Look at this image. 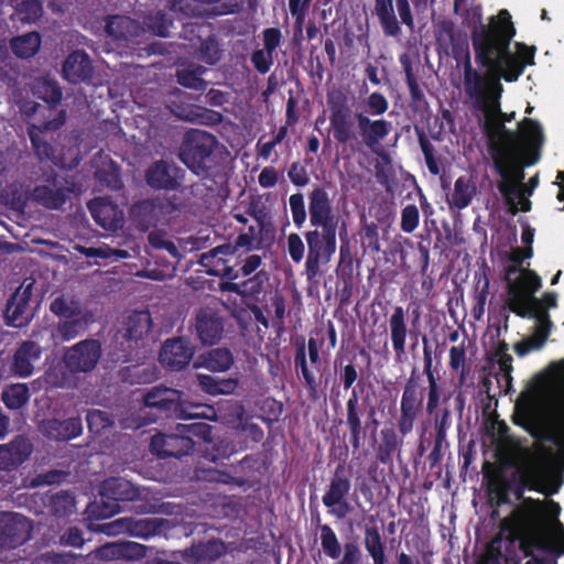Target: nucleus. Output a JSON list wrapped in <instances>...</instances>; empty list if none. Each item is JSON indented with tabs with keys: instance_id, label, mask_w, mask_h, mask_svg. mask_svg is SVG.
Instances as JSON below:
<instances>
[{
	"instance_id": "36",
	"label": "nucleus",
	"mask_w": 564,
	"mask_h": 564,
	"mask_svg": "<svg viewBox=\"0 0 564 564\" xmlns=\"http://www.w3.org/2000/svg\"><path fill=\"white\" fill-rule=\"evenodd\" d=\"M199 10V15L214 19L230 15L240 11V3L237 0H191Z\"/></svg>"
},
{
	"instance_id": "30",
	"label": "nucleus",
	"mask_w": 564,
	"mask_h": 564,
	"mask_svg": "<svg viewBox=\"0 0 564 564\" xmlns=\"http://www.w3.org/2000/svg\"><path fill=\"white\" fill-rule=\"evenodd\" d=\"M152 327L151 315L148 311L132 312L124 319L121 329L118 332L117 339L122 338L128 347L132 348V343L137 344Z\"/></svg>"
},
{
	"instance_id": "17",
	"label": "nucleus",
	"mask_w": 564,
	"mask_h": 564,
	"mask_svg": "<svg viewBox=\"0 0 564 564\" xmlns=\"http://www.w3.org/2000/svg\"><path fill=\"white\" fill-rule=\"evenodd\" d=\"M235 248L230 245H221L208 252L200 254L199 263L205 268L206 273L214 276L227 279V281L240 278L239 271L229 264L227 257H234Z\"/></svg>"
},
{
	"instance_id": "23",
	"label": "nucleus",
	"mask_w": 564,
	"mask_h": 564,
	"mask_svg": "<svg viewBox=\"0 0 564 564\" xmlns=\"http://www.w3.org/2000/svg\"><path fill=\"white\" fill-rule=\"evenodd\" d=\"M62 74L64 79L73 85L89 82L94 76L90 56L83 50L73 51L63 63Z\"/></svg>"
},
{
	"instance_id": "18",
	"label": "nucleus",
	"mask_w": 564,
	"mask_h": 564,
	"mask_svg": "<svg viewBox=\"0 0 564 564\" xmlns=\"http://www.w3.org/2000/svg\"><path fill=\"white\" fill-rule=\"evenodd\" d=\"M32 296V283L20 286L10 296L4 311L6 324L11 327L22 328L32 321L29 303Z\"/></svg>"
},
{
	"instance_id": "13",
	"label": "nucleus",
	"mask_w": 564,
	"mask_h": 564,
	"mask_svg": "<svg viewBox=\"0 0 564 564\" xmlns=\"http://www.w3.org/2000/svg\"><path fill=\"white\" fill-rule=\"evenodd\" d=\"M195 346L189 338L177 336L167 338L159 352V361L169 371H181L192 361Z\"/></svg>"
},
{
	"instance_id": "33",
	"label": "nucleus",
	"mask_w": 564,
	"mask_h": 564,
	"mask_svg": "<svg viewBox=\"0 0 564 564\" xmlns=\"http://www.w3.org/2000/svg\"><path fill=\"white\" fill-rule=\"evenodd\" d=\"M390 336L392 347L398 359L405 355V340L408 327L405 323V312L402 306H395L389 319Z\"/></svg>"
},
{
	"instance_id": "48",
	"label": "nucleus",
	"mask_w": 564,
	"mask_h": 564,
	"mask_svg": "<svg viewBox=\"0 0 564 564\" xmlns=\"http://www.w3.org/2000/svg\"><path fill=\"white\" fill-rule=\"evenodd\" d=\"M88 322L89 318L87 314L72 319H59L56 332L63 340L68 341L84 334L87 329Z\"/></svg>"
},
{
	"instance_id": "27",
	"label": "nucleus",
	"mask_w": 564,
	"mask_h": 564,
	"mask_svg": "<svg viewBox=\"0 0 564 564\" xmlns=\"http://www.w3.org/2000/svg\"><path fill=\"white\" fill-rule=\"evenodd\" d=\"M42 432L48 440L66 443L82 435L83 422L79 416L65 420L53 417L43 422Z\"/></svg>"
},
{
	"instance_id": "39",
	"label": "nucleus",
	"mask_w": 564,
	"mask_h": 564,
	"mask_svg": "<svg viewBox=\"0 0 564 564\" xmlns=\"http://www.w3.org/2000/svg\"><path fill=\"white\" fill-rule=\"evenodd\" d=\"M207 72V68L198 64H188L185 67L177 68L176 80L177 83L189 89L197 91H205L208 83L202 78Z\"/></svg>"
},
{
	"instance_id": "6",
	"label": "nucleus",
	"mask_w": 564,
	"mask_h": 564,
	"mask_svg": "<svg viewBox=\"0 0 564 564\" xmlns=\"http://www.w3.org/2000/svg\"><path fill=\"white\" fill-rule=\"evenodd\" d=\"M464 26L470 30V39L476 54V46L479 43L492 44L514 31V24L511 14L507 9H501L496 15L488 19V23H482V9L480 4L470 3L468 8L463 9L459 14Z\"/></svg>"
},
{
	"instance_id": "53",
	"label": "nucleus",
	"mask_w": 564,
	"mask_h": 564,
	"mask_svg": "<svg viewBox=\"0 0 564 564\" xmlns=\"http://www.w3.org/2000/svg\"><path fill=\"white\" fill-rule=\"evenodd\" d=\"M185 119L199 124L216 126L223 121L224 117L219 111L205 107H196L188 111Z\"/></svg>"
},
{
	"instance_id": "5",
	"label": "nucleus",
	"mask_w": 564,
	"mask_h": 564,
	"mask_svg": "<svg viewBox=\"0 0 564 564\" xmlns=\"http://www.w3.org/2000/svg\"><path fill=\"white\" fill-rule=\"evenodd\" d=\"M217 138L204 130L185 133L180 148V160L197 176L207 177L219 163Z\"/></svg>"
},
{
	"instance_id": "64",
	"label": "nucleus",
	"mask_w": 564,
	"mask_h": 564,
	"mask_svg": "<svg viewBox=\"0 0 564 564\" xmlns=\"http://www.w3.org/2000/svg\"><path fill=\"white\" fill-rule=\"evenodd\" d=\"M199 53L202 59L208 65H215L221 57L218 43L214 37H208L202 42Z\"/></svg>"
},
{
	"instance_id": "29",
	"label": "nucleus",
	"mask_w": 564,
	"mask_h": 564,
	"mask_svg": "<svg viewBox=\"0 0 564 564\" xmlns=\"http://www.w3.org/2000/svg\"><path fill=\"white\" fill-rule=\"evenodd\" d=\"M41 346L33 340L22 341L13 354L10 365L11 372L20 378H28L33 373L34 362L40 359Z\"/></svg>"
},
{
	"instance_id": "40",
	"label": "nucleus",
	"mask_w": 564,
	"mask_h": 564,
	"mask_svg": "<svg viewBox=\"0 0 564 564\" xmlns=\"http://www.w3.org/2000/svg\"><path fill=\"white\" fill-rule=\"evenodd\" d=\"M316 523L319 530L321 547L324 555L330 560H338L343 545L335 530L329 524H321V516L316 513Z\"/></svg>"
},
{
	"instance_id": "46",
	"label": "nucleus",
	"mask_w": 564,
	"mask_h": 564,
	"mask_svg": "<svg viewBox=\"0 0 564 564\" xmlns=\"http://www.w3.org/2000/svg\"><path fill=\"white\" fill-rule=\"evenodd\" d=\"M1 400L8 409L19 410L29 402L30 389L26 383L6 386L1 393Z\"/></svg>"
},
{
	"instance_id": "28",
	"label": "nucleus",
	"mask_w": 564,
	"mask_h": 564,
	"mask_svg": "<svg viewBox=\"0 0 564 564\" xmlns=\"http://www.w3.org/2000/svg\"><path fill=\"white\" fill-rule=\"evenodd\" d=\"M508 295V308L516 315L520 317L546 316L540 299L525 294V292H523V290H519L518 286H513L509 283Z\"/></svg>"
},
{
	"instance_id": "20",
	"label": "nucleus",
	"mask_w": 564,
	"mask_h": 564,
	"mask_svg": "<svg viewBox=\"0 0 564 564\" xmlns=\"http://www.w3.org/2000/svg\"><path fill=\"white\" fill-rule=\"evenodd\" d=\"M65 111L59 113L52 120L44 121L41 126L32 124L29 128V137L32 148L39 160H51L55 155L54 147L45 139V133L56 131L65 123Z\"/></svg>"
},
{
	"instance_id": "11",
	"label": "nucleus",
	"mask_w": 564,
	"mask_h": 564,
	"mask_svg": "<svg viewBox=\"0 0 564 564\" xmlns=\"http://www.w3.org/2000/svg\"><path fill=\"white\" fill-rule=\"evenodd\" d=\"M73 188L68 181L52 171L45 178L44 184L34 186L31 192V199L37 205L50 209H61L67 202Z\"/></svg>"
},
{
	"instance_id": "15",
	"label": "nucleus",
	"mask_w": 564,
	"mask_h": 564,
	"mask_svg": "<svg viewBox=\"0 0 564 564\" xmlns=\"http://www.w3.org/2000/svg\"><path fill=\"white\" fill-rule=\"evenodd\" d=\"M195 447V442L184 433L175 430L174 433H159L151 437L150 448L153 454L161 458L189 455Z\"/></svg>"
},
{
	"instance_id": "22",
	"label": "nucleus",
	"mask_w": 564,
	"mask_h": 564,
	"mask_svg": "<svg viewBox=\"0 0 564 564\" xmlns=\"http://www.w3.org/2000/svg\"><path fill=\"white\" fill-rule=\"evenodd\" d=\"M33 445L24 435H17L9 443L0 444V470L12 471L29 459Z\"/></svg>"
},
{
	"instance_id": "34",
	"label": "nucleus",
	"mask_w": 564,
	"mask_h": 564,
	"mask_svg": "<svg viewBox=\"0 0 564 564\" xmlns=\"http://www.w3.org/2000/svg\"><path fill=\"white\" fill-rule=\"evenodd\" d=\"M32 95L43 100L52 109L61 104L63 93L57 80L51 77L35 78L31 84Z\"/></svg>"
},
{
	"instance_id": "3",
	"label": "nucleus",
	"mask_w": 564,
	"mask_h": 564,
	"mask_svg": "<svg viewBox=\"0 0 564 564\" xmlns=\"http://www.w3.org/2000/svg\"><path fill=\"white\" fill-rule=\"evenodd\" d=\"M307 210L302 193L292 194L289 205L296 228L303 227L307 216L310 219L312 229L304 232L307 243L305 274L307 280L312 281L322 274L321 267L326 265L336 253L340 216L329 192L324 186H314L307 194Z\"/></svg>"
},
{
	"instance_id": "21",
	"label": "nucleus",
	"mask_w": 564,
	"mask_h": 564,
	"mask_svg": "<svg viewBox=\"0 0 564 564\" xmlns=\"http://www.w3.org/2000/svg\"><path fill=\"white\" fill-rule=\"evenodd\" d=\"M182 170L164 160L155 161L145 171V182L153 189L177 191Z\"/></svg>"
},
{
	"instance_id": "4",
	"label": "nucleus",
	"mask_w": 564,
	"mask_h": 564,
	"mask_svg": "<svg viewBox=\"0 0 564 564\" xmlns=\"http://www.w3.org/2000/svg\"><path fill=\"white\" fill-rule=\"evenodd\" d=\"M329 126L338 144L354 152L364 148L377 152L382 141L390 134L392 123L386 119H371L365 112H354L347 96L337 90L327 94Z\"/></svg>"
},
{
	"instance_id": "43",
	"label": "nucleus",
	"mask_w": 564,
	"mask_h": 564,
	"mask_svg": "<svg viewBox=\"0 0 564 564\" xmlns=\"http://www.w3.org/2000/svg\"><path fill=\"white\" fill-rule=\"evenodd\" d=\"M41 35L39 32H29L26 34L13 37L10 42L12 53L20 58L33 57L41 47Z\"/></svg>"
},
{
	"instance_id": "50",
	"label": "nucleus",
	"mask_w": 564,
	"mask_h": 564,
	"mask_svg": "<svg viewBox=\"0 0 564 564\" xmlns=\"http://www.w3.org/2000/svg\"><path fill=\"white\" fill-rule=\"evenodd\" d=\"M50 506L55 517H68L75 510V497L68 491H59L51 497Z\"/></svg>"
},
{
	"instance_id": "60",
	"label": "nucleus",
	"mask_w": 564,
	"mask_h": 564,
	"mask_svg": "<svg viewBox=\"0 0 564 564\" xmlns=\"http://www.w3.org/2000/svg\"><path fill=\"white\" fill-rule=\"evenodd\" d=\"M167 232L164 229H154L148 235L149 245L155 250H166L171 254L177 253L175 243L167 238Z\"/></svg>"
},
{
	"instance_id": "49",
	"label": "nucleus",
	"mask_w": 564,
	"mask_h": 564,
	"mask_svg": "<svg viewBox=\"0 0 564 564\" xmlns=\"http://www.w3.org/2000/svg\"><path fill=\"white\" fill-rule=\"evenodd\" d=\"M43 3L41 0H22L15 7V13L22 23H35L43 15Z\"/></svg>"
},
{
	"instance_id": "63",
	"label": "nucleus",
	"mask_w": 564,
	"mask_h": 564,
	"mask_svg": "<svg viewBox=\"0 0 564 564\" xmlns=\"http://www.w3.org/2000/svg\"><path fill=\"white\" fill-rule=\"evenodd\" d=\"M362 552L357 542H346L343 545L341 555L334 564H361Z\"/></svg>"
},
{
	"instance_id": "2",
	"label": "nucleus",
	"mask_w": 564,
	"mask_h": 564,
	"mask_svg": "<svg viewBox=\"0 0 564 564\" xmlns=\"http://www.w3.org/2000/svg\"><path fill=\"white\" fill-rule=\"evenodd\" d=\"M488 120L486 134L488 137V152L494 167L501 181L497 184L500 194L511 203L510 194L514 186L510 181L514 169L520 171L523 177V169L534 165L540 160L541 147L544 135L540 123L531 118H524L519 123L520 132L516 133L506 128L505 122L514 118V112L507 115L501 111L494 116H485Z\"/></svg>"
},
{
	"instance_id": "1",
	"label": "nucleus",
	"mask_w": 564,
	"mask_h": 564,
	"mask_svg": "<svg viewBox=\"0 0 564 564\" xmlns=\"http://www.w3.org/2000/svg\"><path fill=\"white\" fill-rule=\"evenodd\" d=\"M516 33V30L510 31L508 35L492 44L478 43L475 56L478 68L471 63L470 51L464 50V94L473 108L485 116L501 113V99L505 91L501 80L513 83L523 74L524 64L510 51Z\"/></svg>"
},
{
	"instance_id": "26",
	"label": "nucleus",
	"mask_w": 564,
	"mask_h": 564,
	"mask_svg": "<svg viewBox=\"0 0 564 564\" xmlns=\"http://www.w3.org/2000/svg\"><path fill=\"white\" fill-rule=\"evenodd\" d=\"M195 330L203 345L213 346L223 337L224 319L212 310H200L195 318Z\"/></svg>"
},
{
	"instance_id": "42",
	"label": "nucleus",
	"mask_w": 564,
	"mask_h": 564,
	"mask_svg": "<svg viewBox=\"0 0 564 564\" xmlns=\"http://www.w3.org/2000/svg\"><path fill=\"white\" fill-rule=\"evenodd\" d=\"M364 545L373 564H387L386 546L377 525L366 527L364 532Z\"/></svg>"
},
{
	"instance_id": "52",
	"label": "nucleus",
	"mask_w": 564,
	"mask_h": 564,
	"mask_svg": "<svg viewBox=\"0 0 564 564\" xmlns=\"http://www.w3.org/2000/svg\"><path fill=\"white\" fill-rule=\"evenodd\" d=\"M536 319V326L534 333L529 336L527 339L531 344L535 350L541 349L546 343L552 327V322L550 319L549 313L546 316L534 317Z\"/></svg>"
},
{
	"instance_id": "24",
	"label": "nucleus",
	"mask_w": 564,
	"mask_h": 564,
	"mask_svg": "<svg viewBox=\"0 0 564 564\" xmlns=\"http://www.w3.org/2000/svg\"><path fill=\"white\" fill-rule=\"evenodd\" d=\"M365 411L366 409L359 402V392L352 388L346 401V426L349 431V442L355 451L360 448L366 435V429L362 425Z\"/></svg>"
},
{
	"instance_id": "55",
	"label": "nucleus",
	"mask_w": 564,
	"mask_h": 564,
	"mask_svg": "<svg viewBox=\"0 0 564 564\" xmlns=\"http://www.w3.org/2000/svg\"><path fill=\"white\" fill-rule=\"evenodd\" d=\"M415 130L417 133L419 144L424 155L425 164L427 166L429 172L432 175H438L441 170L434 155L433 144L431 143V141L429 140L423 130H419L417 128Z\"/></svg>"
},
{
	"instance_id": "32",
	"label": "nucleus",
	"mask_w": 564,
	"mask_h": 564,
	"mask_svg": "<svg viewBox=\"0 0 564 564\" xmlns=\"http://www.w3.org/2000/svg\"><path fill=\"white\" fill-rule=\"evenodd\" d=\"M235 358L229 348L217 347L202 352L194 362L195 368H206L213 372H225L231 368Z\"/></svg>"
},
{
	"instance_id": "7",
	"label": "nucleus",
	"mask_w": 564,
	"mask_h": 564,
	"mask_svg": "<svg viewBox=\"0 0 564 564\" xmlns=\"http://www.w3.org/2000/svg\"><path fill=\"white\" fill-rule=\"evenodd\" d=\"M180 210V205L169 197L147 198L137 202L130 209L131 218L135 227L145 232L156 228L160 224L165 225L173 215Z\"/></svg>"
},
{
	"instance_id": "41",
	"label": "nucleus",
	"mask_w": 564,
	"mask_h": 564,
	"mask_svg": "<svg viewBox=\"0 0 564 564\" xmlns=\"http://www.w3.org/2000/svg\"><path fill=\"white\" fill-rule=\"evenodd\" d=\"M197 381L200 389L210 395L230 394L239 384L236 378H216L202 373L197 375Z\"/></svg>"
},
{
	"instance_id": "57",
	"label": "nucleus",
	"mask_w": 564,
	"mask_h": 564,
	"mask_svg": "<svg viewBox=\"0 0 564 564\" xmlns=\"http://www.w3.org/2000/svg\"><path fill=\"white\" fill-rule=\"evenodd\" d=\"M511 284L523 290L525 294L534 296V293L542 286V280L534 271L527 269L522 270L519 278Z\"/></svg>"
},
{
	"instance_id": "62",
	"label": "nucleus",
	"mask_w": 564,
	"mask_h": 564,
	"mask_svg": "<svg viewBox=\"0 0 564 564\" xmlns=\"http://www.w3.org/2000/svg\"><path fill=\"white\" fill-rule=\"evenodd\" d=\"M427 401L425 410L430 415H433L442 401L443 389L440 384V378L427 380Z\"/></svg>"
},
{
	"instance_id": "10",
	"label": "nucleus",
	"mask_w": 564,
	"mask_h": 564,
	"mask_svg": "<svg viewBox=\"0 0 564 564\" xmlns=\"http://www.w3.org/2000/svg\"><path fill=\"white\" fill-rule=\"evenodd\" d=\"M182 394L180 390L164 386H155L149 389L143 394L142 400L144 408L153 411L154 417L151 421L180 416L184 412Z\"/></svg>"
},
{
	"instance_id": "61",
	"label": "nucleus",
	"mask_w": 564,
	"mask_h": 564,
	"mask_svg": "<svg viewBox=\"0 0 564 564\" xmlns=\"http://www.w3.org/2000/svg\"><path fill=\"white\" fill-rule=\"evenodd\" d=\"M294 366L296 372L302 376L310 394H316L318 389V381L313 371L308 368L307 358H294Z\"/></svg>"
},
{
	"instance_id": "19",
	"label": "nucleus",
	"mask_w": 564,
	"mask_h": 564,
	"mask_svg": "<svg viewBox=\"0 0 564 564\" xmlns=\"http://www.w3.org/2000/svg\"><path fill=\"white\" fill-rule=\"evenodd\" d=\"M269 282V274L260 270L256 274L242 283L231 281H221L219 284L220 291L235 293L239 295L247 306L260 302V295L263 293L264 285Z\"/></svg>"
},
{
	"instance_id": "56",
	"label": "nucleus",
	"mask_w": 564,
	"mask_h": 564,
	"mask_svg": "<svg viewBox=\"0 0 564 564\" xmlns=\"http://www.w3.org/2000/svg\"><path fill=\"white\" fill-rule=\"evenodd\" d=\"M1 202L14 212L23 213L28 206V198L17 186H8L1 193Z\"/></svg>"
},
{
	"instance_id": "14",
	"label": "nucleus",
	"mask_w": 564,
	"mask_h": 564,
	"mask_svg": "<svg viewBox=\"0 0 564 564\" xmlns=\"http://www.w3.org/2000/svg\"><path fill=\"white\" fill-rule=\"evenodd\" d=\"M100 496L106 508H108V501L113 502L111 506H109V511H102L100 513L104 517H108L119 512V501H135L140 499L141 491L139 487L134 486L126 478L111 477L101 484Z\"/></svg>"
},
{
	"instance_id": "8",
	"label": "nucleus",
	"mask_w": 564,
	"mask_h": 564,
	"mask_svg": "<svg viewBox=\"0 0 564 564\" xmlns=\"http://www.w3.org/2000/svg\"><path fill=\"white\" fill-rule=\"evenodd\" d=\"M417 380L416 369L413 368L410 378L404 383L400 401L397 427L401 436H406L413 431L415 422L424 409L425 388L420 387Z\"/></svg>"
},
{
	"instance_id": "25",
	"label": "nucleus",
	"mask_w": 564,
	"mask_h": 564,
	"mask_svg": "<svg viewBox=\"0 0 564 564\" xmlns=\"http://www.w3.org/2000/svg\"><path fill=\"white\" fill-rule=\"evenodd\" d=\"M87 207L95 223L104 229L116 231L122 227V212L109 199L96 197L87 204Z\"/></svg>"
},
{
	"instance_id": "38",
	"label": "nucleus",
	"mask_w": 564,
	"mask_h": 564,
	"mask_svg": "<svg viewBox=\"0 0 564 564\" xmlns=\"http://www.w3.org/2000/svg\"><path fill=\"white\" fill-rule=\"evenodd\" d=\"M476 193L475 183L466 176H459L454 183V191L447 202L449 206L462 210L470 205Z\"/></svg>"
},
{
	"instance_id": "58",
	"label": "nucleus",
	"mask_w": 564,
	"mask_h": 564,
	"mask_svg": "<svg viewBox=\"0 0 564 564\" xmlns=\"http://www.w3.org/2000/svg\"><path fill=\"white\" fill-rule=\"evenodd\" d=\"M86 422L88 430L95 434L110 427L113 423L112 417L108 412L96 409L87 412Z\"/></svg>"
},
{
	"instance_id": "16",
	"label": "nucleus",
	"mask_w": 564,
	"mask_h": 564,
	"mask_svg": "<svg viewBox=\"0 0 564 564\" xmlns=\"http://www.w3.org/2000/svg\"><path fill=\"white\" fill-rule=\"evenodd\" d=\"M227 552V544L220 539L213 538L193 542L188 547L180 551V554L186 564H218Z\"/></svg>"
},
{
	"instance_id": "54",
	"label": "nucleus",
	"mask_w": 564,
	"mask_h": 564,
	"mask_svg": "<svg viewBox=\"0 0 564 564\" xmlns=\"http://www.w3.org/2000/svg\"><path fill=\"white\" fill-rule=\"evenodd\" d=\"M175 430L184 433L189 438L197 437L204 442H210L213 437V426L205 422L178 423Z\"/></svg>"
},
{
	"instance_id": "31",
	"label": "nucleus",
	"mask_w": 564,
	"mask_h": 564,
	"mask_svg": "<svg viewBox=\"0 0 564 564\" xmlns=\"http://www.w3.org/2000/svg\"><path fill=\"white\" fill-rule=\"evenodd\" d=\"M351 489L350 474L344 464H338L330 477L325 494L322 497L325 507H335L343 498L349 495Z\"/></svg>"
},
{
	"instance_id": "45",
	"label": "nucleus",
	"mask_w": 564,
	"mask_h": 564,
	"mask_svg": "<svg viewBox=\"0 0 564 564\" xmlns=\"http://www.w3.org/2000/svg\"><path fill=\"white\" fill-rule=\"evenodd\" d=\"M140 545L128 542L106 543L95 550V557L102 561L131 558L133 550Z\"/></svg>"
},
{
	"instance_id": "35",
	"label": "nucleus",
	"mask_w": 564,
	"mask_h": 564,
	"mask_svg": "<svg viewBox=\"0 0 564 564\" xmlns=\"http://www.w3.org/2000/svg\"><path fill=\"white\" fill-rule=\"evenodd\" d=\"M375 12L386 36L400 37L402 30L392 0H375Z\"/></svg>"
},
{
	"instance_id": "9",
	"label": "nucleus",
	"mask_w": 564,
	"mask_h": 564,
	"mask_svg": "<svg viewBox=\"0 0 564 564\" xmlns=\"http://www.w3.org/2000/svg\"><path fill=\"white\" fill-rule=\"evenodd\" d=\"M102 355L101 343L95 338H87L67 347L64 350L62 362L72 375L93 371Z\"/></svg>"
},
{
	"instance_id": "59",
	"label": "nucleus",
	"mask_w": 564,
	"mask_h": 564,
	"mask_svg": "<svg viewBox=\"0 0 564 564\" xmlns=\"http://www.w3.org/2000/svg\"><path fill=\"white\" fill-rule=\"evenodd\" d=\"M95 174L98 181L110 189H120L122 187L119 169L113 163L109 165V169H97Z\"/></svg>"
},
{
	"instance_id": "51",
	"label": "nucleus",
	"mask_w": 564,
	"mask_h": 564,
	"mask_svg": "<svg viewBox=\"0 0 564 564\" xmlns=\"http://www.w3.org/2000/svg\"><path fill=\"white\" fill-rule=\"evenodd\" d=\"M50 310L59 319H72L85 314L77 303L67 302L64 296H58L52 301Z\"/></svg>"
},
{
	"instance_id": "47",
	"label": "nucleus",
	"mask_w": 564,
	"mask_h": 564,
	"mask_svg": "<svg viewBox=\"0 0 564 564\" xmlns=\"http://www.w3.org/2000/svg\"><path fill=\"white\" fill-rule=\"evenodd\" d=\"M135 28L134 21L126 15H109L106 19L105 32L113 40H128Z\"/></svg>"
},
{
	"instance_id": "12",
	"label": "nucleus",
	"mask_w": 564,
	"mask_h": 564,
	"mask_svg": "<svg viewBox=\"0 0 564 564\" xmlns=\"http://www.w3.org/2000/svg\"><path fill=\"white\" fill-rule=\"evenodd\" d=\"M32 531L33 523L25 516L0 511V549L12 550L24 544Z\"/></svg>"
},
{
	"instance_id": "44",
	"label": "nucleus",
	"mask_w": 564,
	"mask_h": 564,
	"mask_svg": "<svg viewBox=\"0 0 564 564\" xmlns=\"http://www.w3.org/2000/svg\"><path fill=\"white\" fill-rule=\"evenodd\" d=\"M165 520L161 518H128L129 534L135 538L149 539L159 534Z\"/></svg>"
},
{
	"instance_id": "37",
	"label": "nucleus",
	"mask_w": 564,
	"mask_h": 564,
	"mask_svg": "<svg viewBox=\"0 0 564 564\" xmlns=\"http://www.w3.org/2000/svg\"><path fill=\"white\" fill-rule=\"evenodd\" d=\"M393 427H384L381 430V442L377 448V460L383 465L392 463V456L395 452H401L403 440L398 435Z\"/></svg>"
}]
</instances>
